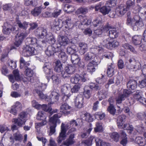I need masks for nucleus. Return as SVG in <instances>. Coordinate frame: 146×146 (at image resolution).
Returning a JSON list of instances; mask_svg holds the SVG:
<instances>
[{
    "instance_id": "32",
    "label": "nucleus",
    "mask_w": 146,
    "mask_h": 146,
    "mask_svg": "<svg viewBox=\"0 0 146 146\" xmlns=\"http://www.w3.org/2000/svg\"><path fill=\"white\" fill-rule=\"evenodd\" d=\"M37 44V49L40 50H42L43 48H45L46 46V41L43 40L41 41L38 40Z\"/></svg>"
},
{
    "instance_id": "20",
    "label": "nucleus",
    "mask_w": 146,
    "mask_h": 146,
    "mask_svg": "<svg viewBox=\"0 0 146 146\" xmlns=\"http://www.w3.org/2000/svg\"><path fill=\"white\" fill-rule=\"evenodd\" d=\"M13 73L14 75V77L12 75H10L9 77V79L10 81L12 83L14 82L15 78V80L17 81L20 80V77L19 75V71L17 70H15L13 71Z\"/></svg>"
},
{
    "instance_id": "7",
    "label": "nucleus",
    "mask_w": 146,
    "mask_h": 146,
    "mask_svg": "<svg viewBox=\"0 0 146 146\" xmlns=\"http://www.w3.org/2000/svg\"><path fill=\"white\" fill-rule=\"evenodd\" d=\"M61 89L62 93L64 94L62 97V99L63 101L65 102L71 96V94L70 93L66 94L69 93L70 92L71 89L70 86L68 84H65L61 86Z\"/></svg>"
},
{
    "instance_id": "36",
    "label": "nucleus",
    "mask_w": 146,
    "mask_h": 146,
    "mask_svg": "<svg viewBox=\"0 0 146 146\" xmlns=\"http://www.w3.org/2000/svg\"><path fill=\"white\" fill-rule=\"evenodd\" d=\"M114 66L112 64L108 66L107 74V76L109 77H111L113 75L114 72Z\"/></svg>"
},
{
    "instance_id": "9",
    "label": "nucleus",
    "mask_w": 146,
    "mask_h": 146,
    "mask_svg": "<svg viewBox=\"0 0 146 146\" xmlns=\"http://www.w3.org/2000/svg\"><path fill=\"white\" fill-rule=\"evenodd\" d=\"M60 48L56 44L49 45L45 51V53L48 56L53 55L55 53L58 52Z\"/></svg>"
},
{
    "instance_id": "56",
    "label": "nucleus",
    "mask_w": 146,
    "mask_h": 146,
    "mask_svg": "<svg viewBox=\"0 0 146 146\" xmlns=\"http://www.w3.org/2000/svg\"><path fill=\"white\" fill-rule=\"evenodd\" d=\"M81 85L78 84L75 85L73 88L71 89L72 93H76L79 91Z\"/></svg>"
},
{
    "instance_id": "50",
    "label": "nucleus",
    "mask_w": 146,
    "mask_h": 146,
    "mask_svg": "<svg viewBox=\"0 0 146 146\" xmlns=\"http://www.w3.org/2000/svg\"><path fill=\"white\" fill-rule=\"evenodd\" d=\"M88 12V9L86 8L81 7L78 9L76 11V13L77 14H85Z\"/></svg>"
},
{
    "instance_id": "51",
    "label": "nucleus",
    "mask_w": 146,
    "mask_h": 146,
    "mask_svg": "<svg viewBox=\"0 0 146 146\" xmlns=\"http://www.w3.org/2000/svg\"><path fill=\"white\" fill-rule=\"evenodd\" d=\"M66 18L65 21L64 22L67 26H66L65 27L66 28L69 29L71 28V25H73L71 22V18L70 17H67Z\"/></svg>"
},
{
    "instance_id": "44",
    "label": "nucleus",
    "mask_w": 146,
    "mask_h": 146,
    "mask_svg": "<svg viewBox=\"0 0 146 146\" xmlns=\"http://www.w3.org/2000/svg\"><path fill=\"white\" fill-rule=\"evenodd\" d=\"M103 127L102 124L97 122L96 124V127L94 128V131L96 132H101L103 131Z\"/></svg>"
},
{
    "instance_id": "24",
    "label": "nucleus",
    "mask_w": 146,
    "mask_h": 146,
    "mask_svg": "<svg viewBox=\"0 0 146 146\" xmlns=\"http://www.w3.org/2000/svg\"><path fill=\"white\" fill-rule=\"evenodd\" d=\"M37 35L42 38H44L45 36L46 38V36L48 35V34L47 33L46 30L42 28L38 29H37Z\"/></svg>"
},
{
    "instance_id": "60",
    "label": "nucleus",
    "mask_w": 146,
    "mask_h": 146,
    "mask_svg": "<svg viewBox=\"0 0 146 146\" xmlns=\"http://www.w3.org/2000/svg\"><path fill=\"white\" fill-rule=\"evenodd\" d=\"M85 119L88 122H90L92 121L93 118L92 116L89 113H86L84 114Z\"/></svg>"
},
{
    "instance_id": "31",
    "label": "nucleus",
    "mask_w": 146,
    "mask_h": 146,
    "mask_svg": "<svg viewBox=\"0 0 146 146\" xmlns=\"http://www.w3.org/2000/svg\"><path fill=\"white\" fill-rule=\"evenodd\" d=\"M127 11L126 8L121 7L117 9L116 11V13L118 16H121L124 15Z\"/></svg>"
},
{
    "instance_id": "10",
    "label": "nucleus",
    "mask_w": 146,
    "mask_h": 146,
    "mask_svg": "<svg viewBox=\"0 0 146 146\" xmlns=\"http://www.w3.org/2000/svg\"><path fill=\"white\" fill-rule=\"evenodd\" d=\"M35 51L34 47L27 45L23 48L22 54L25 56H29L35 54Z\"/></svg>"
},
{
    "instance_id": "1",
    "label": "nucleus",
    "mask_w": 146,
    "mask_h": 146,
    "mask_svg": "<svg viewBox=\"0 0 146 146\" xmlns=\"http://www.w3.org/2000/svg\"><path fill=\"white\" fill-rule=\"evenodd\" d=\"M46 88V85L44 84L41 83L40 85L38 86L37 89L33 90V93H36L40 98L42 99L45 98L46 100L49 101V103L50 104H53L54 102H56L58 100L59 94L53 91L50 96L48 97L49 98L48 99V98L46 97V96L43 94L42 92Z\"/></svg>"
},
{
    "instance_id": "17",
    "label": "nucleus",
    "mask_w": 146,
    "mask_h": 146,
    "mask_svg": "<svg viewBox=\"0 0 146 146\" xmlns=\"http://www.w3.org/2000/svg\"><path fill=\"white\" fill-rule=\"evenodd\" d=\"M105 47L107 48L112 49L113 48L117 47L119 45V42L116 40L110 41L108 43L105 44Z\"/></svg>"
},
{
    "instance_id": "48",
    "label": "nucleus",
    "mask_w": 146,
    "mask_h": 146,
    "mask_svg": "<svg viewBox=\"0 0 146 146\" xmlns=\"http://www.w3.org/2000/svg\"><path fill=\"white\" fill-rule=\"evenodd\" d=\"M134 128L133 126L129 124H125L124 130H127L129 131L128 133L130 134H131Z\"/></svg>"
},
{
    "instance_id": "5",
    "label": "nucleus",
    "mask_w": 146,
    "mask_h": 146,
    "mask_svg": "<svg viewBox=\"0 0 146 146\" xmlns=\"http://www.w3.org/2000/svg\"><path fill=\"white\" fill-rule=\"evenodd\" d=\"M2 27L3 33L5 35H9L11 33H15L17 31L15 27L8 22L4 23Z\"/></svg>"
},
{
    "instance_id": "58",
    "label": "nucleus",
    "mask_w": 146,
    "mask_h": 146,
    "mask_svg": "<svg viewBox=\"0 0 146 146\" xmlns=\"http://www.w3.org/2000/svg\"><path fill=\"white\" fill-rule=\"evenodd\" d=\"M144 79L139 81V86L141 88H143L146 86V77L145 76Z\"/></svg>"
},
{
    "instance_id": "2",
    "label": "nucleus",
    "mask_w": 146,
    "mask_h": 146,
    "mask_svg": "<svg viewBox=\"0 0 146 146\" xmlns=\"http://www.w3.org/2000/svg\"><path fill=\"white\" fill-rule=\"evenodd\" d=\"M126 24L127 25H130L133 30L135 31L138 30L140 27L144 25L142 19L137 15L134 17L133 21L131 18H127Z\"/></svg>"
},
{
    "instance_id": "6",
    "label": "nucleus",
    "mask_w": 146,
    "mask_h": 146,
    "mask_svg": "<svg viewBox=\"0 0 146 146\" xmlns=\"http://www.w3.org/2000/svg\"><path fill=\"white\" fill-rule=\"evenodd\" d=\"M132 92L131 91H129L127 89H124L123 91V93L119 94L116 99V103L117 104H121L122 102L124 100L125 98L128 97L132 93Z\"/></svg>"
},
{
    "instance_id": "15",
    "label": "nucleus",
    "mask_w": 146,
    "mask_h": 146,
    "mask_svg": "<svg viewBox=\"0 0 146 146\" xmlns=\"http://www.w3.org/2000/svg\"><path fill=\"white\" fill-rule=\"evenodd\" d=\"M64 48L60 47L59 48L58 53V58H60L63 62H65L67 60V57L65 52H64Z\"/></svg>"
},
{
    "instance_id": "45",
    "label": "nucleus",
    "mask_w": 146,
    "mask_h": 146,
    "mask_svg": "<svg viewBox=\"0 0 146 146\" xmlns=\"http://www.w3.org/2000/svg\"><path fill=\"white\" fill-rule=\"evenodd\" d=\"M144 139L140 137H136L135 139L136 143L138 144L140 146H143L145 144L144 142Z\"/></svg>"
},
{
    "instance_id": "52",
    "label": "nucleus",
    "mask_w": 146,
    "mask_h": 146,
    "mask_svg": "<svg viewBox=\"0 0 146 146\" xmlns=\"http://www.w3.org/2000/svg\"><path fill=\"white\" fill-rule=\"evenodd\" d=\"M95 139L92 136H91L88 139L85 141L84 143L87 145L90 146L92 145L93 141H95L94 139Z\"/></svg>"
},
{
    "instance_id": "55",
    "label": "nucleus",
    "mask_w": 146,
    "mask_h": 146,
    "mask_svg": "<svg viewBox=\"0 0 146 146\" xmlns=\"http://www.w3.org/2000/svg\"><path fill=\"white\" fill-rule=\"evenodd\" d=\"M95 116L96 119H102L105 117L104 113L97 112L95 114Z\"/></svg>"
},
{
    "instance_id": "39",
    "label": "nucleus",
    "mask_w": 146,
    "mask_h": 146,
    "mask_svg": "<svg viewBox=\"0 0 146 146\" xmlns=\"http://www.w3.org/2000/svg\"><path fill=\"white\" fill-rule=\"evenodd\" d=\"M80 76L78 74H76L70 78L71 82L73 84H77L80 81Z\"/></svg>"
},
{
    "instance_id": "4",
    "label": "nucleus",
    "mask_w": 146,
    "mask_h": 146,
    "mask_svg": "<svg viewBox=\"0 0 146 146\" xmlns=\"http://www.w3.org/2000/svg\"><path fill=\"white\" fill-rule=\"evenodd\" d=\"M70 127L68 124L65 125L63 123H62L61 127V132L57 139L58 143H60L63 140L65 139L66 137V131Z\"/></svg>"
},
{
    "instance_id": "23",
    "label": "nucleus",
    "mask_w": 146,
    "mask_h": 146,
    "mask_svg": "<svg viewBox=\"0 0 146 146\" xmlns=\"http://www.w3.org/2000/svg\"><path fill=\"white\" fill-rule=\"evenodd\" d=\"M70 106L67 104L64 103L62 104L60 107V112L65 114H67L70 113L69 111L68 110L70 109Z\"/></svg>"
},
{
    "instance_id": "57",
    "label": "nucleus",
    "mask_w": 146,
    "mask_h": 146,
    "mask_svg": "<svg viewBox=\"0 0 146 146\" xmlns=\"http://www.w3.org/2000/svg\"><path fill=\"white\" fill-rule=\"evenodd\" d=\"M102 33V31L100 29H96L94 30V33L93 34L92 38L94 39L96 38L98 35H101Z\"/></svg>"
},
{
    "instance_id": "53",
    "label": "nucleus",
    "mask_w": 146,
    "mask_h": 146,
    "mask_svg": "<svg viewBox=\"0 0 146 146\" xmlns=\"http://www.w3.org/2000/svg\"><path fill=\"white\" fill-rule=\"evenodd\" d=\"M95 66L92 65L91 62L89 63L87 65V70L90 72H92L95 70Z\"/></svg>"
},
{
    "instance_id": "33",
    "label": "nucleus",
    "mask_w": 146,
    "mask_h": 146,
    "mask_svg": "<svg viewBox=\"0 0 146 146\" xmlns=\"http://www.w3.org/2000/svg\"><path fill=\"white\" fill-rule=\"evenodd\" d=\"M76 46L75 45H74L70 46H68L66 49V52L68 54L71 55L75 53L76 51Z\"/></svg>"
},
{
    "instance_id": "34",
    "label": "nucleus",
    "mask_w": 146,
    "mask_h": 146,
    "mask_svg": "<svg viewBox=\"0 0 146 146\" xmlns=\"http://www.w3.org/2000/svg\"><path fill=\"white\" fill-rule=\"evenodd\" d=\"M36 118L38 120H42V121L45 120L46 118V114L43 111H39L37 114Z\"/></svg>"
},
{
    "instance_id": "25",
    "label": "nucleus",
    "mask_w": 146,
    "mask_h": 146,
    "mask_svg": "<svg viewBox=\"0 0 146 146\" xmlns=\"http://www.w3.org/2000/svg\"><path fill=\"white\" fill-rule=\"evenodd\" d=\"M83 99V97L80 96H78L76 98L74 102L75 106L78 108H80L82 106V100Z\"/></svg>"
},
{
    "instance_id": "41",
    "label": "nucleus",
    "mask_w": 146,
    "mask_h": 146,
    "mask_svg": "<svg viewBox=\"0 0 146 146\" xmlns=\"http://www.w3.org/2000/svg\"><path fill=\"white\" fill-rule=\"evenodd\" d=\"M122 46L125 49H129L131 51L134 53H137V52L135 50L134 48L132 46L127 43L123 44Z\"/></svg>"
},
{
    "instance_id": "16",
    "label": "nucleus",
    "mask_w": 146,
    "mask_h": 146,
    "mask_svg": "<svg viewBox=\"0 0 146 146\" xmlns=\"http://www.w3.org/2000/svg\"><path fill=\"white\" fill-rule=\"evenodd\" d=\"M75 137V134L74 133L71 134L69 136L68 139L63 142V144L67 146L72 145L74 144L75 142L74 139Z\"/></svg>"
},
{
    "instance_id": "13",
    "label": "nucleus",
    "mask_w": 146,
    "mask_h": 146,
    "mask_svg": "<svg viewBox=\"0 0 146 146\" xmlns=\"http://www.w3.org/2000/svg\"><path fill=\"white\" fill-rule=\"evenodd\" d=\"M28 35V33L26 32L25 33H21L19 35L17 34V36H16L17 39L14 43V44L17 47H19L24 39Z\"/></svg>"
},
{
    "instance_id": "63",
    "label": "nucleus",
    "mask_w": 146,
    "mask_h": 146,
    "mask_svg": "<svg viewBox=\"0 0 146 146\" xmlns=\"http://www.w3.org/2000/svg\"><path fill=\"white\" fill-rule=\"evenodd\" d=\"M26 75L29 77H31L33 74V72L31 69L27 68L25 70Z\"/></svg>"
},
{
    "instance_id": "54",
    "label": "nucleus",
    "mask_w": 146,
    "mask_h": 146,
    "mask_svg": "<svg viewBox=\"0 0 146 146\" xmlns=\"http://www.w3.org/2000/svg\"><path fill=\"white\" fill-rule=\"evenodd\" d=\"M141 65L139 62L137 60H135L134 64L133 66V69L134 71L139 70L141 68Z\"/></svg>"
},
{
    "instance_id": "62",
    "label": "nucleus",
    "mask_w": 146,
    "mask_h": 146,
    "mask_svg": "<svg viewBox=\"0 0 146 146\" xmlns=\"http://www.w3.org/2000/svg\"><path fill=\"white\" fill-rule=\"evenodd\" d=\"M51 78L53 83L55 84H58L59 82V78L57 75H52Z\"/></svg>"
},
{
    "instance_id": "26",
    "label": "nucleus",
    "mask_w": 146,
    "mask_h": 146,
    "mask_svg": "<svg viewBox=\"0 0 146 146\" xmlns=\"http://www.w3.org/2000/svg\"><path fill=\"white\" fill-rule=\"evenodd\" d=\"M55 65L54 68V70L58 72H62L63 70L62 64L59 60H58L55 62Z\"/></svg>"
},
{
    "instance_id": "59",
    "label": "nucleus",
    "mask_w": 146,
    "mask_h": 146,
    "mask_svg": "<svg viewBox=\"0 0 146 146\" xmlns=\"http://www.w3.org/2000/svg\"><path fill=\"white\" fill-rule=\"evenodd\" d=\"M36 0H25V4L27 6L35 5Z\"/></svg>"
},
{
    "instance_id": "43",
    "label": "nucleus",
    "mask_w": 146,
    "mask_h": 146,
    "mask_svg": "<svg viewBox=\"0 0 146 146\" xmlns=\"http://www.w3.org/2000/svg\"><path fill=\"white\" fill-rule=\"evenodd\" d=\"M49 103H48V105L45 104H43L42 105H40L41 107L39 108L38 110L42 109L45 111L50 112L51 111V109Z\"/></svg>"
},
{
    "instance_id": "40",
    "label": "nucleus",
    "mask_w": 146,
    "mask_h": 146,
    "mask_svg": "<svg viewBox=\"0 0 146 146\" xmlns=\"http://www.w3.org/2000/svg\"><path fill=\"white\" fill-rule=\"evenodd\" d=\"M46 38L50 44H52V45L54 44V43L56 40L52 33H49L48 35L46 36Z\"/></svg>"
},
{
    "instance_id": "47",
    "label": "nucleus",
    "mask_w": 146,
    "mask_h": 146,
    "mask_svg": "<svg viewBox=\"0 0 146 146\" xmlns=\"http://www.w3.org/2000/svg\"><path fill=\"white\" fill-rule=\"evenodd\" d=\"M119 134L116 132L112 133L110 135V137L115 141L117 142L119 141L120 138Z\"/></svg>"
},
{
    "instance_id": "14",
    "label": "nucleus",
    "mask_w": 146,
    "mask_h": 146,
    "mask_svg": "<svg viewBox=\"0 0 146 146\" xmlns=\"http://www.w3.org/2000/svg\"><path fill=\"white\" fill-rule=\"evenodd\" d=\"M57 40L60 45L58 46V47L63 48H65L64 46L66 45L68 42V39L67 37L63 35H58Z\"/></svg>"
},
{
    "instance_id": "46",
    "label": "nucleus",
    "mask_w": 146,
    "mask_h": 146,
    "mask_svg": "<svg viewBox=\"0 0 146 146\" xmlns=\"http://www.w3.org/2000/svg\"><path fill=\"white\" fill-rule=\"evenodd\" d=\"M126 6L125 8L127 10L130 9L132 8L135 5V2L134 1L131 0H128L126 3Z\"/></svg>"
},
{
    "instance_id": "3",
    "label": "nucleus",
    "mask_w": 146,
    "mask_h": 146,
    "mask_svg": "<svg viewBox=\"0 0 146 146\" xmlns=\"http://www.w3.org/2000/svg\"><path fill=\"white\" fill-rule=\"evenodd\" d=\"M61 116V114L57 113L54 114L52 117L49 119L50 125V132L49 135H51L54 134L55 131V128L56 126V123H59L60 121L59 118Z\"/></svg>"
},
{
    "instance_id": "30",
    "label": "nucleus",
    "mask_w": 146,
    "mask_h": 146,
    "mask_svg": "<svg viewBox=\"0 0 146 146\" xmlns=\"http://www.w3.org/2000/svg\"><path fill=\"white\" fill-rule=\"evenodd\" d=\"M18 27L21 29L24 30L23 33L25 32L27 33L25 31L26 29L27 28L28 26V23L25 21L22 23L20 21H19L17 23Z\"/></svg>"
},
{
    "instance_id": "8",
    "label": "nucleus",
    "mask_w": 146,
    "mask_h": 146,
    "mask_svg": "<svg viewBox=\"0 0 146 146\" xmlns=\"http://www.w3.org/2000/svg\"><path fill=\"white\" fill-rule=\"evenodd\" d=\"M26 115V113L25 112H21L19 114L20 117L13 119H12V122L17 125L19 127H21L22 125L25 124L26 121L24 119Z\"/></svg>"
},
{
    "instance_id": "21",
    "label": "nucleus",
    "mask_w": 146,
    "mask_h": 146,
    "mask_svg": "<svg viewBox=\"0 0 146 146\" xmlns=\"http://www.w3.org/2000/svg\"><path fill=\"white\" fill-rule=\"evenodd\" d=\"M81 23L79 26L78 27L82 30L84 29V26H87L90 24L91 22V21L90 19H88L86 17H84Z\"/></svg>"
},
{
    "instance_id": "11",
    "label": "nucleus",
    "mask_w": 146,
    "mask_h": 146,
    "mask_svg": "<svg viewBox=\"0 0 146 146\" xmlns=\"http://www.w3.org/2000/svg\"><path fill=\"white\" fill-rule=\"evenodd\" d=\"M106 29L109 31L108 35L111 38H114L117 37L119 35V33L115 28H113L112 26H110V25L106 26Z\"/></svg>"
},
{
    "instance_id": "61",
    "label": "nucleus",
    "mask_w": 146,
    "mask_h": 146,
    "mask_svg": "<svg viewBox=\"0 0 146 146\" xmlns=\"http://www.w3.org/2000/svg\"><path fill=\"white\" fill-rule=\"evenodd\" d=\"M61 74L63 78L66 80H67L70 77V75L65 71H62L61 72Z\"/></svg>"
},
{
    "instance_id": "42",
    "label": "nucleus",
    "mask_w": 146,
    "mask_h": 146,
    "mask_svg": "<svg viewBox=\"0 0 146 146\" xmlns=\"http://www.w3.org/2000/svg\"><path fill=\"white\" fill-rule=\"evenodd\" d=\"M107 111L113 115L116 114V110L113 105L110 104V105L107 108Z\"/></svg>"
},
{
    "instance_id": "29",
    "label": "nucleus",
    "mask_w": 146,
    "mask_h": 146,
    "mask_svg": "<svg viewBox=\"0 0 146 146\" xmlns=\"http://www.w3.org/2000/svg\"><path fill=\"white\" fill-rule=\"evenodd\" d=\"M89 87L92 90L98 91L102 89V86L101 85L94 83H90Z\"/></svg>"
},
{
    "instance_id": "64",
    "label": "nucleus",
    "mask_w": 146,
    "mask_h": 146,
    "mask_svg": "<svg viewBox=\"0 0 146 146\" xmlns=\"http://www.w3.org/2000/svg\"><path fill=\"white\" fill-rule=\"evenodd\" d=\"M14 139L16 141H19L21 139L22 135L19 132H17L13 134Z\"/></svg>"
},
{
    "instance_id": "49",
    "label": "nucleus",
    "mask_w": 146,
    "mask_h": 146,
    "mask_svg": "<svg viewBox=\"0 0 146 146\" xmlns=\"http://www.w3.org/2000/svg\"><path fill=\"white\" fill-rule=\"evenodd\" d=\"M94 56V55L93 53L89 52L84 55V58L86 61H88L92 59Z\"/></svg>"
},
{
    "instance_id": "28",
    "label": "nucleus",
    "mask_w": 146,
    "mask_h": 146,
    "mask_svg": "<svg viewBox=\"0 0 146 146\" xmlns=\"http://www.w3.org/2000/svg\"><path fill=\"white\" fill-rule=\"evenodd\" d=\"M42 9V8L40 6L35 7L32 10L31 13L35 17L37 16L41 13Z\"/></svg>"
},
{
    "instance_id": "35",
    "label": "nucleus",
    "mask_w": 146,
    "mask_h": 146,
    "mask_svg": "<svg viewBox=\"0 0 146 146\" xmlns=\"http://www.w3.org/2000/svg\"><path fill=\"white\" fill-rule=\"evenodd\" d=\"M94 140L96 146H110L109 143H107L100 139H97Z\"/></svg>"
},
{
    "instance_id": "37",
    "label": "nucleus",
    "mask_w": 146,
    "mask_h": 146,
    "mask_svg": "<svg viewBox=\"0 0 146 146\" xmlns=\"http://www.w3.org/2000/svg\"><path fill=\"white\" fill-rule=\"evenodd\" d=\"M88 86H86L84 88L83 94L86 98H89L91 96V91L88 89Z\"/></svg>"
},
{
    "instance_id": "12",
    "label": "nucleus",
    "mask_w": 146,
    "mask_h": 146,
    "mask_svg": "<svg viewBox=\"0 0 146 146\" xmlns=\"http://www.w3.org/2000/svg\"><path fill=\"white\" fill-rule=\"evenodd\" d=\"M101 5L100 4L94 6H91L90 9L94 8L96 11H98L100 9V11L104 15L108 14L111 10L110 7L109 6H104L100 8Z\"/></svg>"
},
{
    "instance_id": "19",
    "label": "nucleus",
    "mask_w": 146,
    "mask_h": 146,
    "mask_svg": "<svg viewBox=\"0 0 146 146\" xmlns=\"http://www.w3.org/2000/svg\"><path fill=\"white\" fill-rule=\"evenodd\" d=\"M127 87L129 90H133L135 89L137 87V82L134 80H130L127 84Z\"/></svg>"
},
{
    "instance_id": "38",
    "label": "nucleus",
    "mask_w": 146,
    "mask_h": 146,
    "mask_svg": "<svg viewBox=\"0 0 146 146\" xmlns=\"http://www.w3.org/2000/svg\"><path fill=\"white\" fill-rule=\"evenodd\" d=\"M65 70L68 73L72 74H73L75 71V67L74 66L69 65L65 67Z\"/></svg>"
},
{
    "instance_id": "22",
    "label": "nucleus",
    "mask_w": 146,
    "mask_h": 146,
    "mask_svg": "<svg viewBox=\"0 0 146 146\" xmlns=\"http://www.w3.org/2000/svg\"><path fill=\"white\" fill-rule=\"evenodd\" d=\"M50 64L49 63H45L43 67L44 72L46 74H51L52 73V70L50 67Z\"/></svg>"
},
{
    "instance_id": "27",
    "label": "nucleus",
    "mask_w": 146,
    "mask_h": 146,
    "mask_svg": "<svg viewBox=\"0 0 146 146\" xmlns=\"http://www.w3.org/2000/svg\"><path fill=\"white\" fill-rule=\"evenodd\" d=\"M142 40V36L141 35H136L132 37L133 43L135 45L140 44Z\"/></svg>"
},
{
    "instance_id": "18",
    "label": "nucleus",
    "mask_w": 146,
    "mask_h": 146,
    "mask_svg": "<svg viewBox=\"0 0 146 146\" xmlns=\"http://www.w3.org/2000/svg\"><path fill=\"white\" fill-rule=\"evenodd\" d=\"M71 61L74 64H78L79 66H82L80 65V59L77 54L75 53L71 55Z\"/></svg>"
}]
</instances>
